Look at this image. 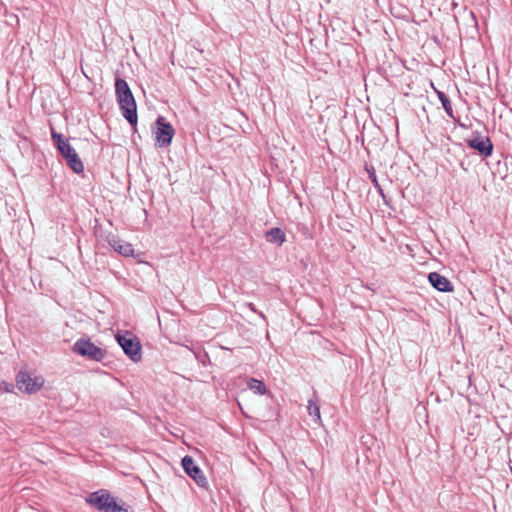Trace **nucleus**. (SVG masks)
Wrapping results in <instances>:
<instances>
[{"instance_id":"obj_1","label":"nucleus","mask_w":512,"mask_h":512,"mask_svg":"<svg viewBox=\"0 0 512 512\" xmlns=\"http://www.w3.org/2000/svg\"><path fill=\"white\" fill-rule=\"evenodd\" d=\"M115 94L123 117L135 129L137 126V104L126 80L115 79Z\"/></svg>"},{"instance_id":"obj_2","label":"nucleus","mask_w":512,"mask_h":512,"mask_svg":"<svg viewBox=\"0 0 512 512\" xmlns=\"http://www.w3.org/2000/svg\"><path fill=\"white\" fill-rule=\"evenodd\" d=\"M86 502L99 512H131L130 507H124L117 502L108 490L100 489L92 492L86 498Z\"/></svg>"},{"instance_id":"obj_3","label":"nucleus","mask_w":512,"mask_h":512,"mask_svg":"<svg viewBox=\"0 0 512 512\" xmlns=\"http://www.w3.org/2000/svg\"><path fill=\"white\" fill-rule=\"evenodd\" d=\"M74 353L86 357L90 360L101 362L107 356V351L91 342L90 339L79 338L73 345Z\"/></svg>"},{"instance_id":"obj_4","label":"nucleus","mask_w":512,"mask_h":512,"mask_svg":"<svg viewBox=\"0 0 512 512\" xmlns=\"http://www.w3.org/2000/svg\"><path fill=\"white\" fill-rule=\"evenodd\" d=\"M116 340L123 352L133 361L139 362L142 358L141 344L136 336L130 332L118 333Z\"/></svg>"},{"instance_id":"obj_5","label":"nucleus","mask_w":512,"mask_h":512,"mask_svg":"<svg viewBox=\"0 0 512 512\" xmlns=\"http://www.w3.org/2000/svg\"><path fill=\"white\" fill-rule=\"evenodd\" d=\"M155 141L159 147H167L171 144L175 135L173 126L166 121L163 116H159L155 121Z\"/></svg>"},{"instance_id":"obj_6","label":"nucleus","mask_w":512,"mask_h":512,"mask_svg":"<svg viewBox=\"0 0 512 512\" xmlns=\"http://www.w3.org/2000/svg\"><path fill=\"white\" fill-rule=\"evenodd\" d=\"M182 467L185 471V473L191 477L195 483L201 487V488H207L208 487V480L206 476L204 475L203 471L200 469V467L195 463L194 459L186 455L181 460Z\"/></svg>"},{"instance_id":"obj_7","label":"nucleus","mask_w":512,"mask_h":512,"mask_svg":"<svg viewBox=\"0 0 512 512\" xmlns=\"http://www.w3.org/2000/svg\"><path fill=\"white\" fill-rule=\"evenodd\" d=\"M16 382L19 390L29 394L39 391L44 384L42 377L32 378L29 372L25 370H20L18 372L16 376Z\"/></svg>"},{"instance_id":"obj_8","label":"nucleus","mask_w":512,"mask_h":512,"mask_svg":"<svg viewBox=\"0 0 512 512\" xmlns=\"http://www.w3.org/2000/svg\"><path fill=\"white\" fill-rule=\"evenodd\" d=\"M467 146L476 150L481 156L488 157L493 153V144L489 137L477 135L466 141Z\"/></svg>"},{"instance_id":"obj_9","label":"nucleus","mask_w":512,"mask_h":512,"mask_svg":"<svg viewBox=\"0 0 512 512\" xmlns=\"http://www.w3.org/2000/svg\"><path fill=\"white\" fill-rule=\"evenodd\" d=\"M106 241L109 244L110 247L114 249L117 253H119L122 256L130 257L134 254V249L132 244L129 242H126L119 238L117 235L113 233H109L106 236Z\"/></svg>"},{"instance_id":"obj_10","label":"nucleus","mask_w":512,"mask_h":512,"mask_svg":"<svg viewBox=\"0 0 512 512\" xmlns=\"http://www.w3.org/2000/svg\"><path fill=\"white\" fill-rule=\"evenodd\" d=\"M66 161L69 168L76 174H81L84 171V165L75 149L71 146L68 151L65 150L60 154Z\"/></svg>"},{"instance_id":"obj_11","label":"nucleus","mask_w":512,"mask_h":512,"mask_svg":"<svg viewBox=\"0 0 512 512\" xmlns=\"http://www.w3.org/2000/svg\"><path fill=\"white\" fill-rule=\"evenodd\" d=\"M429 283L438 291L441 292H451L453 291V285L451 282L443 275L437 272H431L428 275Z\"/></svg>"},{"instance_id":"obj_12","label":"nucleus","mask_w":512,"mask_h":512,"mask_svg":"<svg viewBox=\"0 0 512 512\" xmlns=\"http://www.w3.org/2000/svg\"><path fill=\"white\" fill-rule=\"evenodd\" d=\"M264 237L267 242L281 246L286 241V235L281 228L273 227L265 232Z\"/></svg>"},{"instance_id":"obj_13","label":"nucleus","mask_w":512,"mask_h":512,"mask_svg":"<svg viewBox=\"0 0 512 512\" xmlns=\"http://www.w3.org/2000/svg\"><path fill=\"white\" fill-rule=\"evenodd\" d=\"M51 138L59 154H62L65 150L68 151V148L71 147L68 139L64 135L57 133L54 128H51Z\"/></svg>"},{"instance_id":"obj_14","label":"nucleus","mask_w":512,"mask_h":512,"mask_svg":"<svg viewBox=\"0 0 512 512\" xmlns=\"http://www.w3.org/2000/svg\"><path fill=\"white\" fill-rule=\"evenodd\" d=\"M51 138L59 154H62L65 150L68 151V148L71 147L68 139L64 135L57 133L54 128H51Z\"/></svg>"},{"instance_id":"obj_15","label":"nucleus","mask_w":512,"mask_h":512,"mask_svg":"<svg viewBox=\"0 0 512 512\" xmlns=\"http://www.w3.org/2000/svg\"><path fill=\"white\" fill-rule=\"evenodd\" d=\"M247 387L252 392H254L255 394H258V395H265L268 392L263 381L258 380L256 378H250L247 382Z\"/></svg>"},{"instance_id":"obj_16","label":"nucleus","mask_w":512,"mask_h":512,"mask_svg":"<svg viewBox=\"0 0 512 512\" xmlns=\"http://www.w3.org/2000/svg\"><path fill=\"white\" fill-rule=\"evenodd\" d=\"M436 94H437V97L440 100L446 114L450 118L454 119L455 118L454 111H453L452 104H451L449 97L444 92L439 91V90H436Z\"/></svg>"},{"instance_id":"obj_17","label":"nucleus","mask_w":512,"mask_h":512,"mask_svg":"<svg viewBox=\"0 0 512 512\" xmlns=\"http://www.w3.org/2000/svg\"><path fill=\"white\" fill-rule=\"evenodd\" d=\"M366 171L368 173L369 179L371 180V182H372L373 186L375 187V189L377 190L378 194L382 197L384 202L387 203L386 195L384 194V191H383L380 183L378 182L374 167L366 166Z\"/></svg>"},{"instance_id":"obj_18","label":"nucleus","mask_w":512,"mask_h":512,"mask_svg":"<svg viewBox=\"0 0 512 512\" xmlns=\"http://www.w3.org/2000/svg\"><path fill=\"white\" fill-rule=\"evenodd\" d=\"M307 408H308L309 415L314 417L315 421H319L321 419L320 408L317 403H315L313 400H309Z\"/></svg>"},{"instance_id":"obj_19","label":"nucleus","mask_w":512,"mask_h":512,"mask_svg":"<svg viewBox=\"0 0 512 512\" xmlns=\"http://www.w3.org/2000/svg\"><path fill=\"white\" fill-rule=\"evenodd\" d=\"M14 390V384L4 380H0V393L12 392Z\"/></svg>"},{"instance_id":"obj_20","label":"nucleus","mask_w":512,"mask_h":512,"mask_svg":"<svg viewBox=\"0 0 512 512\" xmlns=\"http://www.w3.org/2000/svg\"><path fill=\"white\" fill-rule=\"evenodd\" d=\"M246 305H247V307H248L251 311H253V312L257 313V314H258L262 319H264V320L266 319V318H265V315H264L262 312H258V311H257V309L255 308V305H254L253 303H247Z\"/></svg>"}]
</instances>
